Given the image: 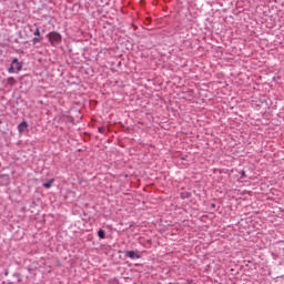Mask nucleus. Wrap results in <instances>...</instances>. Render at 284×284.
Wrapping results in <instances>:
<instances>
[{
    "instance_id": "f03ea898",
    "label": "nucleus",
    "mask_w": 284,
    "mask_h": 284,
    "mask_svg": "<svg viewBox=\"0 0 284 284\" xmlns=\"http://www.w3.org/2000/svg\"><path fill=\"white\" fill-rule=\"evenodd\" d=\"M23 68V64H21V62H19V59H13L11 67L9 68V72L10 74H14V72H21Z\"/></svg>"
},
{
    "instance_id": "1a4fd4ad",
    "label": "nucleus",
    "mask_w": 284,
    "mask_h": 284,
    "mask_svg": "<svg viewBox=\"0 0 284 284\" xmlns=\"http://www.w3.org/2000/svg\"><path fill=\"white\" fill-rule=\"evenodd\" d=\"M34 37H41V31L39 30V28L36 29Z\"/></svg>"
},
{
    "instance_id": "39448f33",
    "label": "nucleus",
    "mask_w": 284,
    "mask_h": 284,
    "mask_svg": "<svg viewBox=\"0 0 284 284\" xmlns=\"http://www.w3.org/2000/svg\"><path fill=\"white\" fill-rule=\"evenodd\" d=\"M7 83L12 88V85L17 84V80L13 77H10L7 79Z\"/></svg>"
},
{
    "instance_id": "6e6552de",
    "label": "nucleus",
    "mask_w": 284,
    "mask_h": 284,
    "mask_svg": "<svg viewBox=\"0 0 284 284\" xmlns=\"http://www.w3.org/2000/svg\"><path fill=\"white\" fill-rule=\"evenodd\" d=\"M98 235H99V239H105V231L100 230V231L98 232Z\"/></svg>"
},
{
    "instance_id": "9b49d317",
    "label": "nucleus",
    "mask_w": 284,
    "mask_h": 284,
    "mask_svg": "<svg viewBox=\"0 0 284 284\" xmlns=\"http://www.w3.org/2000/svg\"><path fill=\"white\" fill-rule=\"evenodd\" d=\"M242 179H245V171H242Z\"/></svg>"
},
{
    "instance_id": "7ed1b4c3",
    "label": "nucleus",
    "mask_w": 284,
    "mask_h": 284,
    "mask_svg": "<svg viewBox=\"0 0 284 284\" xmlns=\"http://www.w3.org/2000/svg\"><path fill=\"white\" fill-rule=\"evenodd\" d=\"M125 256H128L129 258H141V254H139V252L135 251H128L125 253Z\"/></svg>"
},
{
    "instance_id": "423d86ee",
    "label": "nucleus",
    "mask_w": 284,
    "mask_h": 284,
    "mask_svg": "<svg viewBox=\"0 0 284 284\" xmlns=\"http://www.w3.org/2000/svg\"><path fill=\"white\" fill-rule=\"evenodd\" d=\"M26 128H28V122L23 121L19 124L18 130H19V132H23V130H26Z\"/></svg>"
},
{
    "instance_id": "20e7f679",
    "label": "nucleus",
    "mask_w": 284,
    "mask_h": 284,
    "mask_svg": "<svg viewBox=\"0 0 284 284\" xmlns=\"http://www.w3.org/2000/svg\"><path fill=\"white\" fill-rule=\"evenodd\" d=\"M52 185H54V179H51L48 182L43 183V187H45L47 190H50Z\"/></svg>"
},
{
    "instance_id": "0eeeda50",
    "label": "nucleus",
    "mask_w": 284,
    "mask_h": 284,
    "mask_svg": "<svg viewBox=\"0 0 284 284\" xmlns=\"http://www.w3.org/2000/svg\"><path fill=\"white\" fill-rule=\"evenodd\" d=\"M42 39L43 38H41V36L33 38V45H37V43H41Z\"/></svg>"
},
{
    "instance_id": "f257e3e1",
    "label": "nucleus",
    "mask_w": 284,
    "mask_h": 284,
    "mask_svg": "<svg viewBox=\"0 0 284 284\" xmlns=\"http://www.w3.org/2000/svg\"><path fill=\"white\" fill-rule=\"evenodd\" d=\"M47 39L49 40V43L51 45H59L62 41V37L59 32L52 31L49 34H47Z\"/></svg>"
},
{
    "instance_id": "9d476101",
    "label": "nucleus",
    "mask_w": 284,
    "mask_h": 284,
    "mask_svg": "<svg viewBox=\"0 0 284 284\" xmlns=\"http://www.w3.org/2000/svg\"><path fill=\"white\" fill-rule=\"evenodd\" d=\"M98 130H99L100 134H105V128L100 126Z\"/></svg>"
}]
</instances>
